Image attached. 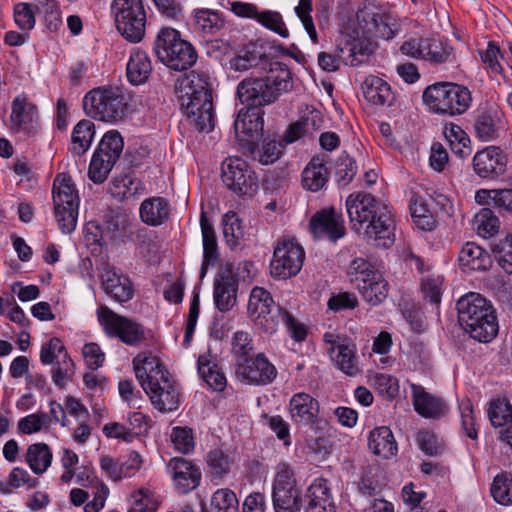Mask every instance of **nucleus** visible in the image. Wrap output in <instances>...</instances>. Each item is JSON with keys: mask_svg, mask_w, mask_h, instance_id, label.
I'll use <instances>...</instances> for the list:
<instances>
[{"mask_svg": "<svg viewBox=\"0 0 512 512\" xmlns=\"http://www.w3.org/2000/svg\"><path fill=\"white\" fill-rule=\"evenodd\" d=\"M351 229L367 244L390 248L395 242L396 221L392 209L370 193L356 192L346 199Z\"/></svg>", "mask_w": 512, "mask_h": 512, "instance_id": "1", "label": "nucleus"}, {"mask_svg": "<svg viewBox=\"0 0 512 512\" xmlns=\"http://www.w3.org/2000/svg\"><path fill=\"white\" fill-rule=\"evenodd\" d=\"M133 367L138 382L157 410L172 412L178 408V384L158 357L150 353H139L133 359Z\"/></svg>", "mask_w": 512, "mask_h": 512, "instance_id": "2", "label": "nucleus"}, {"mask_svg": "<svg viewBox=\"0 0 512 512\" xmlns=\"http://www.w3.org/2000/svg\"><path fill=\"white\" fill-rule=\"evenodd\" d=\"M293 88L288 66L282 62L270 63L268 75L264 78H245L237 86V96L248 109L270 105Z\"/></svg>", "mask_w": 512, "mask_h": 512, "instance_id": "3", "label": "nucleus"}, {"mask_svg": "<svg viewBox=\"0 0 512 512\" xmlns=\"http://www.w3.org/2000/svg\"><path fill=\"white\" fill-rule=\"evenodd\" d=\"M456 308L460 326L472 339L489 343L497 336L499 325L495 309L481 294L470 292L463 295Z\"/></svg>", "mask_w": 512, "mask_h": 512, "instance_id": "4", "label": "nucleus"}, {"mask_svg": "<svg viewBox=\"0 0 512 512\" xmlns=\"http://www.w3.org/2000/svg\"><path fill=\"white\" fill-rule=\"evenodd\" d=\"M248 314L255 326L266 333L275 332L282 322L296 341H303L306 337L305 326L298 323L287 310L276 305L271 294L262 287L252 289Z\"/></svg>", "mask_w": 512, "mask_h": 512, "instance_id": "5", "label": "nucleus"}, {"mask_svg": "<svg viewBox=\"0 0 512 512\" xmlns=\"http://www.w3.org/2000/svg\"><path fill=\"white\" fill-rule=\"evenodd\" d=\"M87 116L106 123L123 121L129 114V101L117 87H98L89 91L83 99Z\"/></svg>", "mask_w": 512, "mask_h": 512, "instance_id": "6", "label": "nucleus"}, {"mask_svg": "<svg viewBox=\"0 0 512 512\" xmlns=\"http://www.w3.org/2000/svg\"><path fill=\"white\" fill-rule=\"evenodd\" d=\"M423 102L431 112L452 117L462 115L470 108L472 96L463 85L438 82L425 88Z\"/></svg>", "mask_w": 512, "mask_h": 512, "instance_id": "7", "label": "nucleus"}, {"mask_svg": "<svg viewBox=\"0 0 512 512\" xmlns=\"http://www.w3.org/2000/svg\"><path fill=\"white\" fill-rule=\"evenodd\" d=\"M54 214L59 228L69 234L75 230L79 197L72 179L67 174L58 175L53 183Z\"/></svg>", "mask_w": 512, "mask_h": 512, "instance_id": "8", "label": "nucleus"}, {"mask_svg": "<svg viewBox=\"0 0 512 512\" xmlns=\"http://www.w3.org/2000/svg\"><path fill=\"white\" fill-rule=\"evenodd\" d=\"M305 499L293 469L279 463L272 483V504L275 512H301Z\"/></svg>", "mask_w": 512, "mask_h": 512, "instance_id": "9", "label": "nucleus"}, {"mask_svg": "<svg viewBox=\"0 0 512 512\" xmlns=\"http://www.w3.org/2000/svg\"><path fill=\"white\" fill-rule=\"evenodd\" d=\"M117 30L131 43L145 35L146 11L142 0H113L111 5Z\"/></svg>", "mask_w": 512, "mask_h": 512, "instance_id": "10", "label": "nucleus"}, {"mask_svg": "<svg viewBox=\"0 0 512 512\" xmlns=\"http://www.w3.org/2000/svg\"><path fill=\"white\" fill-rule=\"evenodd\" d=\"M351 281L365 301L372 305L382 303L388 296L389 285L381 272L374 270L364 259H355L351 265Z\"/></svg>", "mask_w": 512, "mask_h": 512, "instance_id": "11", "label": "nucleus"}, {"mask_svg": "<svg viewBox=\"0 0 512 512\" xmlns=\"http://www.w3.org/2000/svg\"><path fill=\"white\" fill-rule=\"evenodd\" d=\"M304 260L305 251L294 238H281L274 246L270 273L278 280L292 278L300 272Z\"/></svg>", "mask_w": 512, "mask_h": 512, "instance_id": "12", "label": "nucleus"}, {"mask_svg": "<svg viewBox=\"0 0 512 512\" xmlns=\"http://www.w3.org/2000/svg\"><path fill=\"white\" fill-rule=\"evenodd\" d=\"M124 147L123 137L110 130L102 137L89 165V177L94 183H103L119 159Z\"/></svg>", "mask_w": 512, "mask_h": 512, "instance_id": "13", "label": "nucleus"}, {"mask_svg": "<svg viewBox=\"0 0 512 512\" xmlns=\"http://www.w3.org/2000/svg\"><path fill=\"white\" fill-rule=\"evenodd\" d=\"M39 358L43 365L52 366L51 378L58 388H64L75 374V364L59 338H51L42 345Z\"/></svg>", "mask_w": 512, "mask_h": 512, "instance_id": "14", "label": "nucleus"}, {"mask_svg": "<svg viewBox=\"0 0 512 512\" xmlns=\"http://www.w3.org/2000/svg\"><path fill=\"white\" fill-rule=\"evenodd\" d=\"M97 316L109 336L118 337L123 343L136 346L145 339V331L139 323L121 316L107 306H101Z\"/></svg>", "mask_w": 512, "mask_h": 512, "instance_id": "15", "label": "nucleus"}, {"mask_svg": "<svg viewBox=\"0 0 512 512\" xmlns=\"http://www.w3.org/2000/svg\"><path fill=\"white\" fill-rule=\"evenodd\" d=\"M224 185L238 196H252L258 189L254 173L240 158H228L221 166Z\"/></svg>", "mask_w": 512, "mask_h": 512, "instance_id": "16", "label": "nucleus"}, {"mask_svg": "<svg viewBox=\"0 0 512 512\" xmlns=\"http://www.w3.org/2000/svg\"><path fill=\"white\" fill-rule=\"evenodd\" d=\"M8 128L13 133L23 132L26 135L38 133L40 124L37 107L28 101L26 95L21 94L13 99Z\"/></svg>", "mask_w": 512, "mask_h": 512, "instance_id": "17", "label": "nucleus"}, {"mask_svg": "<svg viewBox=\"0 0 512 512\" xmlns=\"http://www.w3.org/2000/svg\"><path fill=\"white\" fill-rule=\"evenodd\" d=\"M309 226L313 236L318 239L335 242L346 234L343 215L334 207L324 208L315 213L310 219Z\"/></svg>", "mask_w": 512, "mask_h": 512, "instance_id": "18", "label": "nucleus"}, {"mask_svg": "<svg viewBox=\"0 0 512 512\" xmlns=\"http://www.w3.org/2000/svg\"><path fill=\"white\" fill-rule=\"evenodd\" d=\"M359 17L367 33L384 40L392 39L399 28L396 18L384 7L366 5Z\"/></svg>", "mask_w": 512, "mask_h": 512, "instance_id": "19", "label": "nucleus"}, {"mask_svg": "<svg viewBox=\"0 0 512 512\" xmlns=\"http://www.w3.org/2000/svg\"><path fill=\"white\" fill-rule=\"evenodd\" d=\"M181 106L190 122L199 132L209 133L215 126L212 94L181 100Z\"/></svg>", "mask_w": 512, "mask_h": 512, "instance_id": "20", "label": "nucleus"}, {"mask_svg": "<svg viewBox=\"0 0 512 512\" xmlns=\"http://www.w3.org/2000/svg\"><path fill=\"white\" fill-rule=\"evenodd\" d=\"M507 162V156L501 148L488 146L474 155L472 166L481 179L495 180L506 172Z\"/></svg>", "mask_w": 512, "mask_h": 512, "instance_id": "21", "label": "nucleus"}, {"mask_svg": "<svg viewBox=\"0 0 512 512\" xmlns=\"http://www.w3.org/2000/svg\"><path fill=\"white\" fill-rule=\"evenodd\" d=\"M236 373L243 381L256 385L269 384L277 375L275 366L263 353L257 354L255 358L237 360Z\"/></svg>", "mask_w": 512, "mask_h": 512, "instance_id": "22", "label": "nucleus"}, {"mask_svg": "<svg viewBox=\"0 0 512 512\" xmlns=\"http://www.w3.org/2000/svg\"><path fill=\"white\" fill-rule=\"evenodd\" d=\"M414 410L424 418L440 419L449 410L447 403L439 396L429 393L421 385L411 383Z\"/></svg>", "mask_w": 512, "mask_h": 512, "instance_id": "23", "label": "nucleus"}, {"mask_svg": "<svg viewBox=\"0 0 512 512\" xmlns=\"http://www.w3.org/2000/svg\"><path fill=\"white\" fill-rule=\"evenodd\" d=\"M167 467L180 493H189L199 486L201 471L191 461L182 457H174L169 461Z\"/></svg>", "mask_w": 512, "mask_h": 512, "instance_id": "24", "label": "nucleus"}, {"mask_svg": "<svg viewBox=\"0 0 512 512\" xmlns=\"http://www.w3.org/2000/svg\"><path fill=\"white\" fill-rule=\"evenodd\" d=\"M373 44L365 38H351L342 35L337 40L336 50L346 65L358 66L368 60L373 52Z\"/></svg>", "mask_w": 512, "mask_h": 512, "instance_id": "25", "label": "nucleus"}, {"mask_svg": "<svg viewBox=\"0 0 512 512\" xmlns=\"http://www.w3.org/2000/svg\"><path fill=\"white\" fill-rule=\"evenodd\" d=\"M101 284L104 292L118 303H125L133 298L134 287L129 277L112 267L104 268Z\"/></svg>", "mask_w": 512, "mask_h": 512, "instance_id": "26", "label": "nucleus"}, {"mask_svg": "<svg viewBox=\"0 0 512 512\" xmlns=\"http://www.w3.org/2000/svg\"><path fill=\"white\" fill-rule=\"evenodd\" d=\"M289 413L295 424L311 425L318 417L319 403L308 393H296L290 399Z\"/></svg>", "mask_w": 512, "mask_h": 512, "instance_id": "27", "label": "nucleus"}, {"mask_svg": "<svg viewBox=\"0 0 512 512\" xmlns=\"http://www.w3.org/2000/svg\"><path fill=\"white\" fill-rule=\"evenodd\" d=\"M307 504L304 512H336L327 480L317 479L308 488L305 495Z\"/></svg>", "mask_w": 512, "mask_h": 512, "instance_id": "28", "label": "nucleus"}, {"mask_svg": "<svg viewBox=\"0 0 512 512\" xmlns=\"http://www.w3.org/2000/svg\"><path fill=\"white\" fill-rule=\"evenodd\" d=\"M327 156L316 155L307 163L302 171V186L305 190L318 192L323 189L329 179V171L326 167Z\"/></svg>", "mask_w": 512, "mask_h": 512, "instance_id": "29", "label": "nucleus"}, {"mask_svg": "<svg viewBox=\"0 0 512 512\" xmlns=\"http://www.w3.org/2000/svg\"><path fill=\"white\" fill-rule=\"evenodd\" d=\"M237 280L230 271L220 273L214 281V302L220 312L231 310L236 304Z\"/></svg>", "mask_w": 512, "mask_h": 512, "instance_id": "30", "label": "nucleus"}, {"mask_svg": "<svg viewBox=\"0 0 512 512\" xmlns=\"http://www.w3.org/2000/svg\"><path fill=\"white\" fill-rule=\"evenodd\" d=\"M458 262L464 272L485 271L492 265L490 254L474 242L462 246Z\"/></svg>", "mask_w": 512, "mask_h": 512, "instance_id": "31", "label": "nucleus"}, {"mask_svg": "<svg viewBox=\"0 0 512 512\" xmlns=\"http://www.w3.org/2000/svg\"><path fill=\"white\" fill-rule=\"evenodd\" d=\"M500 123L499 113L494 107L478 109L474 117L476 137L483 142L493 141L498 137Z\"/></svg>", "mask_w": 512, "mask_h": 512, "instance_id": "32", "label": "nucleus"}, {"mask_svg": "<svg viewBox=\"0 0 512 512\" xmlns=\"http://www.w3.org/2000/svg\"><path fill=\"white\" fill-rule=\"evenodd\" d=\"M264 127L263 113L258 109H241L234 122L235 133L240 141H250Z\"/></svg>", "mask_w": 512, "mask_h": 512, "instance_id": "33", "label": "nucleus"}, {"mask_svg": "<svg viewBox=\"0 0 512 512\" xmlns=\"http://www.w3.org/2000/svg\"><path fill=\"white\" fill-rule=\"evenodd\" d=\"M368 447L373 454L389 459L397 453V443L392 431L386 426L376 427L368 436Z\"/></svg>", "mask_w": 512, "mask_h": 512, "instance_id": "34", "label": "nucleus"}, {"mask_svg": "<svg viewBox=\"0 0 512 512\" xmlns=\"http://www.w3.org/2000/svg\"><path fill=\"white\" fill-rule=\"evenodd\" d=\"M365 99L374 105H390L394 99L390 85L383 79L369 75L362 83Z\"/></svg>", "mask_w": 512, "mask_h": 512, "instance_id": "35", "label": "nucleus"}, {"mask_svg": "<svg viewBox=\"0 0 512 512\" xmlns=\"http://www.w3.org/2000/svg\"><path fill=\"white\" fill-rule=\"evenodd\" d=\"M152 72V64L148 54L139 49H133L126 67L129 82L133 85L144 84Z\"/></svg>", "mask_w": 512, "mask_h": 512, "instance_id": "36", "label": "nucleus"}, {"mask_svg": "<svg viewBox=\"0 0 512 512\" xmlns=\"http://www.w3.org/2000/svg\"><path fill=\"white\" fill-rule=\"evenodd\" d=\"M331 360L336 367L349 376H355L359 373L358 360L356 357V348L353 344H338L333 348H328Z\"/></svg>", "mask_w": 512, "mask_h": 512, "instance_id": "37", "label": "nucleus"}, {"mask_svg": "<svg viewBox=\"0 0 512 512\" xmlns=\"http://www.w3.org/2000/svg\"><path fill=\"white\" fill-rule=\"evenodd\" d=\"M212 94L210 77L208 74L193 70L187 74L180 83L179 99L201 97Z\"/></svg>", "mask_w": 512, "mask_h": 512, "instance_id": "38", "label": "nucleus"}, {"mask_svg": "<svg viewBox=\"0 0 512 512\" xmlns=\"http://www.w3.org/2000/svg\"><path fill=\"white\" fill-rule=\"evenodd\" d=\"M200 225L203 238V262L200 270V277H205L209 265H213L218 259L217 241L212 224L208 221L206 214L201 213Z\"/></svg>", "mask_w": 512, "mask_h": 512, "instance_id": "39", "label": "nucleus"}, {"mask_svg": "<svg viewBox=\"0 0 512 512\" xmlns=\"http://www.w3.org/2000/svg\"><path fill=\"white\" fill-rule=\"evenodd\" d=\"M196 60L197 53L194 47L192 44L182 39L161 62L170 69L183 71L193 66Z\"/></svg>", "mask_w": 512, "mask_h": 512, "instance_id": "40", "label": "nucleus"}, {"mask_svg": "<svg viewBox=\"0 0 512 512\" xmlns=\"http://www.w3.org/2000/svg\"><path fill=\"white\" fill-rule=\"evenodd\" d=\"M139 215L145 224L159 226L168 218V202L162 197L147 198L140 205Z\"/></svg>", "mask_w": 512, "mask_h": 512, "instance_id": "41", "label": "nucleus"}, {"mask_svg": "<svg viewBox=\"0 0 512 512\" xmlns=\"http://www.w3.org/2000/svg\"><path fill=\"white\" fill-rule=\"evenodd\" d=\"M95 136V124L87 119L79 121L73 128L70 151L74 156H82L91 146Z\"/></svg>", "mask_w": 512, "mask_h": 512, "instance_id": "42", "label": "nucleus"}, {"mask_svg": "<svg viewBox=\"0 0 512 512\" xmlns=\"http://www.w3.org/2000/svg\"><path fill=\"white\" fill-rule=\"evenodd\" d=\"M130 226V215L122 208L108 209L104 214L103 229L111 239L124 237Z\"/></svg>", "mask_w": 512, "mask_h": 512, "instance_id": "43", "label": "nucleus"}, {"mask_svg": "<svg viewBox=\"0 0 512 512\" xmlns=\"http://www.w3.org/2000/svg\"><path fill=\"white\" fill-rule=\"evenodd\" d=\"M111 195L118 200L135 198L144 191L143 183L131 175L115 177L109 187Z\"/></svg>", "mask_w": 512, "mask_h": 512, "instance_id": "44", "label": "nucleus"}, {"mask_svg": "<svg viewBox=\"0 0 512 512\" xmlns=\"http://www.w3.org/2000/svg\"><path fill=\"white\" fill-rule=\"evenodd\" d=\"M209 355L198 358V373L201 378L215 391H222L226 387V377L217 364L209 359Z\"/></svg>", "mask_w": 512, "mask_h": 512, "instance_id": "45", "label": "nucleus"}, {"mask_svg": "<svg viewBox=\"0 0 512 512\" xmlns=\"http://www.w3.org/2000/svg\"><path fill=\"white\" fill-rule=\"evenodd\" d=\"M26 461L36 475L43 474L51 465L52 452L45 443H34L27 448Z\"/></svg>", "mask_w": 512, "mask_h": 512, "instance_id": "46", "label": "nucleus"}, {"mask_svg": "<svg viewBox=\"0 0 512 512\" xmlns=\"http://www.w3.org/2000/svg\"><path fill=\"white\" fill-rule=\"evenodd\" d=\"M206 461L212 479H222L231 471L234 464L233 456L219 448L210 450Z\"/></svg>", "mask_w": 512, "mask_h": 512, "instance_id": "47", "label": "nucleus"}, {"mask_svg": "<svg viewBox=\"0 0 512 512\" xmlns=\"http://www.w3.org/2000/svg\"><path fill=\"white\" fill-rule=\"evenodd\" d=\"M424 50L422 59L432 64L446 63L452 57V47L434 38L424 39Z\"/></svg>", "mask_w": 512, "mask_h": 512, "instance_id": "48", "label": "nucleus"}, {"mask_svg": "<svg viewBox=\"0 0 512 512\" xmlns=\"http://www.w3.org/2000/svg\"><path fill=\"white\" fill-rule=\"evenodd\" d=\"M181 40L182 38L179 31L171 27H162L157 33L153 47L159 61L167 57L169 52H171Z\"/></svg>", "mask_w": 512, "mask_h": 512, "instance_id": "49", "label": "nucleus"}, {"mask_svg": "<svg viewBox=\"0 0 512 512\" xmlns=\"http://www.w3.org/2000/svg\"><path fill=\"white\" fill-rule=\"evenodd\" d=\"M491 495L501 505L512 504V475L507 472L496 475L491 484Z\"/></svg>", "mask_w": 512, "mask_h": 512, "instance_id": "50", "label": "nucleus"}, {"mask_svg": "<svg viewBox=\"0 0 512 512\" xmlns=\"http://www.w3.org/2000/svg\"><path fill=\"white\" fill-rule=\"evenodd\" d=\"M474 226L482 237L495 235L500 226L498 217L489 208H482L474 217Z\"/></svg>", "mask_w": 512, "mask_h": 512, "instance_id": "51", "label": "nucleus"}, {"mask_svg": "<svg viewBox=\"0 0 512 512\" xmlns=\"http://www.w3.org/2000/svg\"><path fill=\"white\" fill-rule=\"evenodd\" d=\"M223 24L222 18L216 12L203 9L195 13L196 29L204 35H214L222 28Z\"/></svg>", "mask_w": 512, "mask_h": 512, "instance_id": "52", "label": "nucleus"}, {"mask_svg": "<svg viewBox=\"0 0 512 512\" xmlns=\"http://www.w3.org/2000/svg\"><path fill=\"white\" fill-rule=\"evenodd\" d=\"M27 484L29 487H35L38 481L32 478L29 473L20 467H15L10 472L6 481H0V492L3 494H9L14 489L20 488Z\"/></svg>", "mask_w": 512, "mask_h": 512, "instance_id": "53", "label": "nucleus"}, {"mask_svg": "<svg viewBox=\"0 0 512 512\" xmlns=\"http://www.w3.org/2000/svg\"><path fill=\"white\" fill-rule=\"evenodd\" d=\"M488 415L491 424L502 427L512 420V406L505 398H497L491 401Z\"/></svg>", "mask_w": 512, "mask_h": 512, "instance_id": "54", "label": "nucleus"}, {"mask_svg": "<svg viewBox=\"0 0 512 512\" xmlns=\"http://www.w3.org/2000/svg\"><path fill=\"white\" fill-rule=\"evenodd\" d=\"M223 234L227 244L231 247L238 245L244 236L241 220L234 211H229L223 216Z\"/></svg>", "mask_w": 512, "mask_h": 512, "instance_id": "55", "label": "nucleus"}, {"mask_svg": "<svg viewBox=\"0 0 512 512\" xmlns=\"http://www.w3.org/2000/svg\"><path fill=\"white\" fill-rule=\"evenodd\" d=\"M357 173L356 162L348 154L343 152L335 162V178L339 185L346 186Z\"/></svg>", "mask_w": 512, "mask_h": 512, "instance_id": "56", "label": "nucleus"}, {"mask_svg": "<svg viewBox=\"0 0 512 512\" xmlns=\"http://www.w3.org/2000/svg\"><path fill=\"white\" fill-rule=\"evenodd\" d=\"M237 506V496L228 488L218 489L211 497V512H230L231 510H235Z\"/></svg>", "mask_w": 512, "mask_h": 512, "instance_id": "57", "label": "nucleus"}, {"mask_svg": "<svg viewBox=\"0 0 512 512\" xmlns=\"http://www.w3.org/2000/svg\"><path fill=\"white\" fill-rule=\"evenodd\" d=\"M295 14L301 21L309 38L313 43H318V34L313 22L311 13L313 11L312 0H299L298 5L294 9Z\"/></svg>", "mask_w": 512, "mask_h": 512, "instance_id": "58", "label": "nucleus"}, {"mask_svg": "<svg viewBox=\"0 0 512 512\" xmlns=\"http://www.w3.org/2000/svg\"><path fill=\"white\" fill-rule=\"evenodd\" d=\"M257 22L282 38L289 36V30L285 25L283 17L277 11L265 10L260 12Z\"/></svg>", "mask_w": 512, "mask_h": 512, "instance_id": "59", "label": "nucleus"}, {"mask_svg": "<svg viewBox=\"0 0 512 512\" xmlns=\"http://www.w3.org/2000/svg\"><path fill=\"white\" fill-rule=\"evenodd\" d=\"M254 153L261 164H272L279 159L282 153V143L272 139H264L261 147Z\"/></svg>", "mask_w": 512, "mask_h": 512, "instance_id": "60", "label": "nucleus"}, {"mask_svg": "<svg viewBox=\"0 0 512 512\" xmlns=\"http://www.w3.org/2000/svg\"><path fill=\"white\" fill-rule=\"evenodd\" d=\"M495 258L506 273H512V235L506 236L493 247Z\"/></svg>", "mask_w": 512, "mask_h": 512, "instance_id": "61", "label": "nucleus"}, {"mask_svg": "<svg viewBox=\"0 0 512 512\" xmlns=\"http://www.w3.org/2000/svg\"><path fill=\"white\" fill-rule=\"evenodd\" d=\"M374 388L383 396L390 399L396 397L399 392L398 380L396 377L385 373H378L371 379Z\"/></svg>", "mask_w": 512, "mask_h": 512, "instance_id": "62", "label": "nucleus"}, {"mask_svg": "<svg viewBox=\"0 0 512 512\" xmlns=\"http://www.w3.org/2000/svg\"><path fill=\"white\" fill-rule=\"evenodd\" d=\"M171 441L174 447L183 454L191 452L195 446L193 432L187 427H174L171 433Z\"/></svg>", "mask_w": 512, "mask_h": 512, "instance_id": "63", "label": "nucleus"}, {"mask_svg": "<svg viewBox=\"0 0 512 512\" xmlns=\"http://www.w3.org/2000/svg\"><path fill=\"white\" fill-rule=\"evenodd\" d=\"M254 351L252 336L245 331H236L232 338V352L237 360L248 358Z\"/></svg>", "mask_w": 512, "mask_h": 512, "instance_id": "64", "label": "nucleus"}]
</instances>
